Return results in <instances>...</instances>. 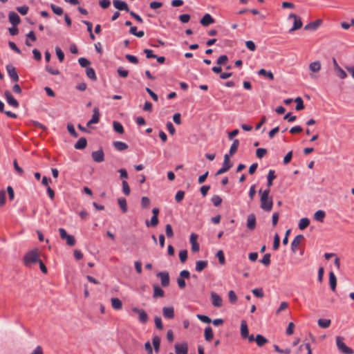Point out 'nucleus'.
I'll return each mask as SVG.
<instances>
[{
    "instance_id": "7",
    "label": "nucleus",
    "mask_w": 354,
    "mask_h": 354,
    "mask_svg": "<svg viewBox=\"0 0 354 354\" xmlns=\"http://www.w3.org/2000/svg\"><path fill=\"white\" fill-rule=\"evenodd\" d=\"M157 277L160 279L161 285L163 287H167L169 286V274L167 271L159 272L156 274Z\"/></svg>"
},
{
    "instance_id": "41",
    "label": "nucleus",
    "mask_w": 354,
    "mask_h": 354,
    "mask_svg": "<svg viewBox=\"0 0 354 354\" xmlns=\"http://www.w3.org/2000/svg\"><path fill=\"white\" fill-rule=\"evenodd\" d=\"M86 76L93 80V81H96L97 80V76H96V74H95V70L93 68H87L86 70Z\"/></svg>"
},
{
    "instance_id": "61",
    "label": "nucleus",
    "mask_w": 354,
    "mask_h": 354,
    "mask_svg": "<svg viewBox=\"0 0 354 354\" xmlns=\"http://www.w3.org/2000/svg\"><path fill=\"white\" fill-rule=\"evenodd\" d=\"M165 233L168 238H171L174 236V231L171 225L170 224H167L165 226Z\"/></svg>"
},
{
    "instance_id": "45",
    "label": "nucleus",
    "mask_w": 354,
    "mask_h": 354,
    "mask_svg": "<svg viewBox=\"0 0 354 354\" xmlns=\"http://www.w3.org/2000/svg\"><path fill=\"white\" fill-rule=\"evenodd\" d=\"M229 59L226 55H221L216 60V64L218 66L225 65L228 62Z\"/></svg>"
},
{
    "instance_id": "31",
    "label": "nucleus",
    "mask_w": 354,
    "mask_h": 354,
    "mask_svg": "<svg viewBox=\"0 0 354 354\" xmlns=\"http://www.w3.org/2000/svg\"><path fill=\"white\" fill-rule=\"evenodd\" d=\"M276 177L277 176L275 175L274 171L270 169L267 176V180H268V183H267L268 188L267 189H270V187L272 185V181H273V180H274L276 178Z\"/></svg>"
},
{
    "instance_id": "12",
    "label": "nucleus",
    "mask_w": 354,
    "mask_h": 354,
    "mask_svg": "<svg viewBox=\"0 0 354 354\" xmlns=\"http://www.w3.org/2000/svg\"><path fill=\"white\" fill-rule=\"evenodd\" d=\"M6 70L12 82H17L19 81V75L12 64L7 65Z\"/></svg>"
},
{
    "instance_id": "64",
    "label": "nucleus",
    "mask_w": 354,
    "mask_h": 354,
    "mask_svg": "<svg viewBox=\"0 0 354 354\" xmlns=\"http://www.w3.org/2000/svg\"><path fill=\"white\" fill-rule=\"evenodd\" d=\"M245 46L250 51H254L257 48L254 42L251 40H248V41H245Z\"/></svg>"
},
{
    "instance_id": "33",
    "label": "nucleus",
    "mask_w": 354,
    "mask_h": 354,
    "mask_svg": "<svg viewBox=\"0 0 354 354\" xmlns=\"http://www.w3.org/2000/svg\"><path fill=\"white\" fill-rule=\"evenodd\" d=\"M113 130L119 134H122L124 131V127L120 122L113 121Z\"/></svg>"
},
{
    "instance_id": "3",
    "label": "nucleus",
    "mask_w": 354,
    "mask_h": 354,
    "mask_svg": "<svg viewBox=\"0 0 354 354\" xmlns=\"http://www.w3.org/2000/svg\"><path fill=\"white\" fill-rule=\"evenodd\" d=\"M232 166H233V165L230 161V156H229V155L227 153L225 154L223 165H222L221 168H220L216 171V173L215 174V176H218V175L223 174L228 171L232 167Z\"/></svg>"
},
{
    "instance_id": "39",
    "label": "nucleus",
    "mask_w": 354,
    "mask_h": 354,
    "mask_svg": "<svg viewBox=\"0 0 354 354\" xmlns=\"http://www.w3.org/2000/svg\"><path fill=\"white\" fill-rule=\"evenodd\" d=\"M145 223L147 227H156L159 223L158 216H152L150 221L147 220Z\"/></svg>"
},
{
    "instance_id": "42",
    "label": "nucleus",
    "mask_w": 354,
    "mask_h": 354,
    "mask_svg": "<svg viewBox=\"0 0 354 354\" xmlns=\"http://www.w3.org/2000/svg\"><path fill=\"white\" fill-rule=\"evenodd\" d=\"M309 68L313 72H318L321 69V63L315 61L310 64Z\"/></svg>"
},
{
    "instance_id": "26",
    "label": "nucleus",
    "mask_w": 354,
    "mask_h": 354,
    "mask_svg": "<svg viewBox=\"0 0 354 354\" xmlns=\"http://www.w3.org/2000/svg\"><path fill=\"white\" fill-rule=\"evenodd\" d=\"M204 337L207 342H211L214 338V333L212 328L210 326H207L204 330Z\"/></svg>"
},
{
    "instance_id": "6",
    "label": "nucleus",
    "mask_w": 354,
    "mask_h": 354,
    "mask_svg": "<svg viewBox=\"0 0 354 354\" xmlns=\"http://www.w3.org/2000/svg\"><path fill=\"white\" fill-rule=\"evenodd\" d=\"M133 313L138 315V320L142 324H146L148 322L149 317L145 310L138 307H133L131 308Z\"/></svg>"
},
{
    "instance_id": "25",
    "label": "nucleus",
    "mask_w": 354,
    "mask_h": 354,
    "mask_svg": "<svg viewBox=\"0 0 354 354\" xmlns=\"http://www.w3.org/2000/svg\"><path fill=\"white\" fill-rule=\"evenodd\" d=\"M207 265H208V261H203V260L197 261L196 262L195 270L196 272H201L205 268H207Z\"/></svg>"
},
{
    "instance_id": "58",
    "label": "nucleus",
    "mask_w": 354,
    "mask_h": 354,
    "mask_svg": "<svg viewBox=\"0 0 354 354\" xmlns=\"http://www.w3.org/2000/svg\"><path fill=\"white\" fill-rule=\"evenodd\" d=\"M196 317L200 321H201L203 323L210 324L212 322V319L207 315L198 314Z\"/></svg>"
},
{
    "instance_id": "50",
    "label": "nucleus",
    "mask_w": 354,
    "mask_h": 354,
    "mask_svg": "<svg viewBox=\"0 0 354 354\" xmlns=\"http://www.w3.org/2000/svg\"><path fill=\"white\" fill-rule=\"evenodd\" d=\"M78 62L82 68H89L88 66L91 64V62L85 57L79 58Z\"/></svg>"
},
{
    "instance_id": "18",
    "label": "nucleus",
    "mask_w": 354,
    "mask_h": 354,
    "mask_svg": "<svg viewBox=\"0 0 354 354\" xmlns=\"http://www.w3.org/2000/svg\"><path fill=\"white\" fill-rule=\"evenodd\" d=\"M8 19L10 23L14 26H17L21 22L20 17L12 11L9 12Z\"/></svg>"
},
{
    "instance_id": "14",
    "label": "nucleus",
    "mask_w": 354,
    "mask_h": 354,
    "mask_svg": "<svg viewBox=\"0 0 354 354\" xmlns=\"http://www.w3.org/2000/svg\"><path fill=\"white\" fill-rule=\"evenodd\" d=\"M304 236L302 234H298L297 235L294 240L291 243V250L292 252L295 253L299 245L300 244L301 241L304 240Z\"/></svg>"
},
{
    "instance_id": "38",
    "label": "nucleus",
    "mask_w": 354,
    "mask_h": 354,
    "mask_svg": "<svg viewBox=\"0 0 354 354\" xmlns=\"http://www.w3.org/2000/svg\"><path fill=\"white\" fill-rule=\"evenodd\" d=\"M258 74L268 77L270 80H274V75L271 71H268L264 68H261L259 71Z\"/></svg>"
},
{
    "instance_id": "27",
    "label": "nucleus",
    "mask_w": 354,
    "mask_h": 354,
    "mask_svg": "<svg viewBox=\"0 0 354 354\" xmlns=\"http://www.w3.org/2000/svg\"><path fill=\"white\" fill-rule=\"evenodd\" d=\"M255 342L259 347H261L264 346L266 343H268V340L262 335L258 334L255 337Z\"/></svg>"
},
{
    "instance_id": "52",
    "label": "nucleus",
    "mask_w": 354,
    "mask_h": 354,
    "mask_svg": "<svg viewBox=\"0 0 354 354\" xmlns=\"http://www.w3.org/2000/svg\"><path fill=\"white\" fill-rule=\"evenodd\" d=\"M179 259L182 263H184L187 259V250H182L178 254Z\"/></svg>"
},
{
    "instance_id": "20",
    "label": "nucleus",
    "mask_w": 354,
    "mask_h": 354,
    "mask_svg": "<svg viewBox=\"0 0 354 354\" xmlns=\"http://www.w3.org/2000/svg\"><path fill=\"white\" fill-rule=\"evenodd\" d=\"M322 19H317L314 21L310 22L307 25L305 26L304 30H317L319 26L322 24Z\"/></svg>"
},
{
    "instance_id": "44",
    "label": "nucleus",
    "mask_w": 354,
    "mask_h": 354,
    "mask_svg": "<svg viewBox=\"0 0 354 354\" xmlns=\"http://www.w3.org/2000/svg\"><path fill=\"white\" fill-rule=\"evenodd\" d=\"M50 8L52 11L57 15L61 16L64 13V10L61 7H59L55 4H50Z\"/></svg>"
},
{
    "instance_id": "49",
    "label": "nucleus",
    "mask_w": 354,
    "mask_h": 354,
    "mask_svg": "<svg viewBox=\"0 0 354 354\" xmlns=\"http://www.w3.org/2000/svg\"><path fill=\"white\" fill-rule=\"evenodd\" d=\"M211 201L212 202L213 205L216 207H218L221 205L222 203V198L218 195H214L212 197Z\"/></svg>"
},
{
    "instance_id": "56",
    "label": "nucleus",
    "mask_w": 354,
    "mask_h": 354,
    "mask_svg": "<svg viewBox=\"0 0 354 354\" xmlns=\"http://www.w3.org/2000/svg\"><path fill=\"white\" fill-rule=\"evenodd\" d=\"M267 152L268 151L265 148H258L256 151V156L261 159L266 155Z\"/></svg>"
},
{
    "instance_id": "19",
    "label": "nucleus",
    "mask_w": 354,
    "mask_h": 354,
    "mask_svg": "<svg viewBox=\"0 0 354 354\" xmlns=\"http://www.w3.org/2000/svg\"><path fill=\"white\" fill-rule=\"evenodd\" d=\"M175 351L176 354H187L188 346L187 343L176 344Z\"/></svg>"
},
{
    "instance_id": "46",
    "label": "nucleus",
    "mask_w": 354,
    "mask_h": 354,
    "mask_svg": "<svg viewBox=\"0 0 354 354\" xmlns=\"http://www.w3.org/2000/svg\"><path fill=\"white\" fill-rule=\"evenodd\" d=\"M270 257L271 255L270 253L266 254L260 260V262L266 267L269 266L270 264Z\"/></svg>"
},
{
    "instance_id": "55",
    "label": "nucleus",
    "mask_w": 354,
    "mask_h": 354,
    "mask_svg": "<svg viewBox=\"0 0 354 354\" xmlns=\"http://www.w3.org/2000/svg\"><path fill=\"white\" fill-rule=\"evenodd\" d=\"M55 53H56V55H57V57L59 61L60 62H62L64 59V52L62 50V49L59 47L56 46L55 47Z\"/></svg>"
},
{
    "instance_id": "54",
    "label": "nucleus",
    "mask_w": 354,
    "mask_h": 354,
    "mask_svg": "<svg viewBox=\"0 0 354 354\" xmlns=\"http://www.w3.org/2000/svg\"><path fill=\"white\" fill-rule=\"evenodd\" d=\"M117 73H118V75L122 78H126L129 75V71L127 70L124 69V68H122V66L119 67L117 69Z\"/></svg>"
},
{
    "instance_id": "21",
    "label": "nucleus",
    "mask_w": 354,
    "mask_h": 354,
    "mask_svg": "<svg viewBox=\"0 0 354 354\" xmlns=\"http://www.w3.org/2000/svg\"><path fill=\"white\" fill-rule=\"evenodd\" d=\"M153 297L155 299L163 297L165 296V291L158 285L154 284L153 286Z\"/></svg>"
},
{
    "instance_id": "37",
    "label": "nucleus",
    "mask_w": 354,
    "mask_h": 354,
    "mask_svg": "<svg viewBox=\"0 0 354 354\" xmlns=\"http://www.w3.org/2000/svg\"><path fill=\"white\" fill-rule=\"evenodd\" d=\"M310 225V219L308 218H302L300 219L298 227L299 230H304Z\"/></svg>"
},
{
    "instance_id": "5",
    "label": "nucleus",
    "mask_w": 354,
    "mask_h": 354,
    "mask_svg": "<svg viewBox=\"0 0 354 354\" xmlns=\"http://www.w3.org/2000/svg\"><path fill=\"white\" fill-rule=\"evenodd\" d=\"M191 277L190 272L187 270H183L180 271L179 274V277L177 278V283L178 288L180 290H183L186 287V282L185 279H188Z\"/></svg>"
},
{
    "instance_id": "16",
    "label": "nucleus",
    "mask_w": 354,
    "mask_h": 354,
    "mask_svg": "<svg viewBox=\"0 0 354 354\" xmlns=\"http://www.w3.org/2000/svg\"><path fill=\"white\" fill-rule=\"evenodd\" d=\"M256 225H257L256 216L254 214L252 213L248 216L247 227L250 230H254L256 227Z\"/></svg>"
},
{
    "instance_id": "29",
    "label": "nucleus",
    "mask_w": 354,
    "mask_h": 354,
    "mask_svg": "<svg viewBox=\"0 0 354 354\" xmlns=\"http://www.w3.org/2000/svg\"><path fill=\"white\" fill-rule=\"evenodd\" d=\"M113 145L114 147L115 148V149H117L118 151H124V150L127 149L129 147L128 145L125 142H123L121 141H115V142H113Z\"/></svg>"
},
{
    "instance_id": "1",
    "label": "nucleus",
    "mask_w": 354,
    "mask_h": 354,
    "mask_svg": "<svg viewBox=\"0 0 354 354\" xmlns=\"http://www.w3.org/2000/svg\"><path fill=\"white\" fill-rule=\"evenodd\" d=\"M270 192V189H266L263 192L261 189L259 191V194L261 195L260 202H261V208L267 212H269L272 210L273 207V200L272 197H270L269 194Z\"/></svg>"
},
{
    "instance_id": "13",
    "label": "nucleus",
    "mask_w": 354,
    "mask_h": 354,
    "mask_svg": "<svg viewBox=\"0 0 354 354\" xmlns=\"http://www.w3.org/2000/svg\"><path fill=\"white\" fill-rule=\"evenodd\" d=\"M5 97L6 98L7 102L9 105L18 108L19 106V104L17 100L12 96L9 91H6L4 93Z\"/></svg>"
},
{
    "instance_id": "4",
    "label": "nucleus",
    "mask_w": 354,
    "mask_h": 354,
    "mask_svg": "<svg viewBox=\"0 0 354 354\" xmlns=\"http://www.w3.org/2000/svg\"><path fill=\"white\" fill-rule=\"evenodd\" d=\"M344 338L340 336L336 337V344L338 350L344 354H353L352 348L348 347L343 342Z\"/></svg>"
},
{
    "instance_id": "43",
    "label": "nucleus",
    "mask_w": 354,
    "mask_h": 354,
    "mask_svg": "<svg viewBox=\"0 0 354 354\" xmlns=\"http://www.w3.org/2000/svg\"><path fill=\"white\" fill-rule=\"evenodd\" d=\"M295 102H296L295 109L297 111H301L304 109V101L300 97H297L295 98Z\"/></svg>"
},
{
    "instance_id": "32",
    "label": "nucleus",
    "mask_w": 354,
    "mask_h": 354,
    "mask_svg": "<svg viewBox=\"0 0 354 354\" xmlns=\"http://www.w3.org/2000/svg\"><path fill=\"white\" fill-rule=\"evenodd\" d=\"M111 306L115 310H120L122 308V302L120 299L114 297L111 299Z\"/></svg>"
},
{
    "instance_id": "9",
    "label": "nucleus",
    "mask_w": 354,
    "mask_h": 354,
    "mask_svg": "<svg viewBox=\"0 0 354 354\" xmlns=\"http://www.w3.org/2000/svg\"><path fill=\"white\" fill-rule=\"evenodd\" d=\"M211 301L214 307L220 308L223 306V299L215 292H211Z\"/></svg>"
},
{
    "instance_id": "35",
    "label": "nucleus",
    "mask_w": 354,
    "mask_h": 354,
    "mask_svg": "<svg viewBox=\"0 0 354 354\" xmlns=\"http://www.w3.org/2000/svg\"><path fill=\"white\" fill-rule=\"evenodd\" d=\"M318 326L322 328H327L330 326L331 321L328 319H319L317 321Z\"/></svg>"
},
{
    "instance_id": "48",
    "label": "nucleus",
    "mask_w": 354,
    "mask_h": 354,
    "mask_svg": "<svg viewBox=\"0 0 354 354\" xmlns=\"http://www.w3.org/2000/svg\"><path fill=\"white\" fill-rule=\"evenodd\" d=\"M67 130L68 131V133L74 138H77L78 137V133L76 132L75 129V127L73 126V124L71 123H68L67 124Z\"/></svg>"
},
{
    "instance_id": "63",
    "label": "nucleus",
    "mask_w": 354,
    "mask_h": 354,
    "mask_svg": "<svg viewBox=\"0 0 354 354\" xmlns=\"http://www.w3.org/2000/svg\"><path fill=\"white\" fill-rule=\"evenodd\" d=\"M154 322H155L156 327L158 329L162 330L163 324H162V319L160 317H158V316L155 317Z\"/></svg>"
},
{
    "instance_id": "53",
    "label": "nucleus",
    "mask_w": 354,
    "mask_h": 354,
    "mask_svg": "<svg viewBox=\"0 0 354 354\" xmlns=\"http://www.w3.org/2000/svg\"><path fill=\"white\" fill-rule=\"evenodd\" d=\"M216 257L218 258V262L221 265H224L225 263V255H224L223 250H218L216 254Z\"/></svg>"
},
{
    "instance_id": "23",
    "label": "nucleus",
    "mask_w": 354,
    "mask_h": 354,
    "mask_svg": "<svg viewBox=\"0 0 354 354\" xmlns=\"http://www.w3.org/2000/svg\"><path fill=\"white\" fill-rule=\"evenodd\" d=\"M329 285L333 292H335L337 287V278L333 271L329 272Z\"/></svg>"
},
{
    "instance_id": "28",
    "label": "nucleus",
    "mask_w": 354,
    "mask_h": 354,
    "mask_svg": "<svg viewBox=\"0 0 354 354\" xmlns=\"http://www.w3.org/2000/svg\"><path fill=\"white\" fill-rule=\"evenodd\" d=\"M93 115L91 118V122H94L95 124H97L100 122V113L98 107H94L93 110Z\"/></svg>"
},
{
    "instance_id": "51",
    "label": "nucleus",
    "mask_w": 354,
    "mask_h": 354,
    "mask_svg": "<svg viewBox=\"0 0 354 354\" xmlns=\"http://www.w3.org/2000/svg\"><path fill=\"white\" fill-rule=\"evenodd\" d=\"M122 184V192H123L124 194L126 196H129L131 193V189H130V187H129L128 183L126 180H123Z\"/></svg>"
},
{
    "instance_id": "24",
    "label": "nucleus",
    "mask_w": 354,
    "mask_h": 354,
    "mask_svg": "<svg viewBox=\"0 0 354 354\" xmlns=\"http://www.w3.org/2000/svg\"><path fill=\"white\" fill-rule=\"evenodd\" d=\"M87 146V140L84 137L80 138L75 144L74 147L76 149L82 150Z\"/></svg>"
},
{
    "instance_id": "17",
    "label": "nucleus",
    "mask_w": 354,
    "mask_h": 354,
    "mask_svg": "<svg viewBox=\"0 0 354 354\" xmlns=\"http://www.w3.org/2000/svg\"><path fill=\"white\" fill-rule=\"evenodd\" d=\"M162 315L165 319H171L175 316L174 308L172 306L163 307Z\"/></svg>"
},
{
    "instance_id": "11",
    "label": "nucleus",
    "mask_w": 354,
    "mask_h": 354,
    "mask_svg": "<svg viewBox=\"0 0 354 354\" xmlns=\"http://www.w3.org/2000/svg\"><path fill=\"white\" fill-rule=\"evenodd\" d=\"M91 157L93 161L96 162H102L104 160V153L103 149L100 148L97 151L91 153Z\"/></svg>"
},
{
    "instance_id": "22",
    "label": "nucleus",
    "mask_w": 354,
    "mask_h": 354,
    "mask_svg": "<svg viewBox=\"0 0 354 354\" xmlns=\"http://www.w3.org/2000/svg\"><path fill=\"white\" fill-rule=\"evenodd\" d=\"M249 335V330L245 320H242L241 322V335L242 338L246 339Z\"/></svg>"
},
{
    "instance_id": "15",
    "label": "nucleus",
    "mask_w": 354,
    "mask_h": 354,
    "mask_svg": "<svg viewBox=\"0 0 354 354\" xmlns=\"http://www.w3.org/2000/svg\"><path fill=\"white\" fill-rule=\"evenodd\" d=\"M214 22V19L209 13L205 14L200 20L201 24L203 26H208L209 25L212 24Z\"/></svg>"
},
{
    "instance_id": "30",
    "label": "nucleus",
    "mask_w": 354,
    "mask_h": 354,
    "mask_svg": "<svg viewBox=\"0 0 354 354\" xmlns=\"http://www.w3.org/2000/svg\"><path fill=\"white\" fill-rule=\"evenodd\" d=\"M239 146V140L238 139L234 140L229 151V156H232L237 151Z\"/></svg>"
},
{
    "instance_id": "40",
    "label": "nucleus",
    "mask_w": 354,
    "mask_h": 354,
    "mask_svg": "<svg viewBox=\"0 0 354 354\" xmlns=\"http://www.w3.org/2000/svg\"><path fill=\"white\" fill-rule=\"evenodd\" d=\"M152 344L153 346L154 351L158 353L160 349V338L158 335L153 336L152 339Z\"/></svg>"
},
{
    "instance_id": "10",
    "label": "nucleus",
    "mask_w": 354,
    "mask_h": 354,
    "mask_svg": "<svg viewBox=\"0 0 354 354\" xmlns=\"http://www.w3.org/2000/svg\"><path fill=\"white\" fill-rule=\"evenodd\" d=\"M113 5L118 10H120V11L124 10L127 12H130L128 4L124 1L113 0Z\"/></svg>"
},
{
    "instance_id": "57",
    "label": "nucleus",
    "mask_w": 354,
    "mask_h": 354,
    "mask_svg": "<svg viewBox=\"0 0 354 354\" xmlns=\"http://www.w3.org/2000/svg\"><path fill=\"white\" fill-rule=\"evenodd\" d=\"M125 58L130 63L133 64H137L139 62V60H138V57L136 56H135V55L127 54V55H125Z\"/></svg>"
},
{
    "instance_id": "8",
    "label": "nucleus",
    "mask_w": 354,
    "mask_h": 354,
    "mask_svg": "<svg viewBox=\"0 0 354 354\" xmlns=\"http://www.w3.org/2000/svg\"><path fill=\"white\" fill-rule=\"evenodd\" d=\"M289 17L294 19L293 26L289 30L290 32H291L292 31H295V30H297L298 29H300L302 27L303 23H302L301 19V18L299 17H298L295 14L292 13V14L290 15Z\"/></svg>"
},
{
    "instance_id": "2",
    "label": "nucleus",
    "mask_w": 354,
    "mask_h": 354,
    "mask_svg": "<svg viewBox=\"0 0 354 354\" xmlns=\"http://www.w3.org/2000/svg\"><path fill=\"white\" fill-rule=\"evenodd\" d=\"M39 260V252L37 248L28 251L23 258L24 264L26 267H31L32 264L38 263Z\"/></svg>"
},
{
    "instance_id": "34",
    "label": "nucleus",
    "mask_w": 354,
    "mask_h": 354,
    "mask_svg": "<svg viewBox=\"0 0 354 354\" xmlns=\"http://www.w3.org/2000/svg\"><path fill=\"white\" fill-rule=\"evenodd\" d=\"M326 216V213L323 210H317L315 214H314V219L317 221H319V222H323L324 221V218H325Z\"/></svg>"
},
{
    "instance_id": "36",
    "label": "nucleus",
    "mask_w": 354,
    "mask_h": 354,
    "mask_svg": "<svg viewBox=\"0 0 354 354\" xmlns=\"http://www.w3.org/2000/svg\"><path fill=\"white\" fill-rule=\"evenodd\" d=\"M118 203L122 212V213H126L127 212V201L124 198H119L118 199Z\"/></svg>"
},
{
    "instance_id": "47",
    "label": "nucleus",
    "mask_w": 354,
    "mask_h": 354,
    "mask_svg": "<svg viewBox=\"0 0 354 354\" xmlns=\"http://www.w3.org/2000/svg\"><path fill=\"white\" fill-rule=\"evenodd\" d=\"M280 246V237L277 233H276L274 236L273 241V246L272 248L274 250H277Z\"/></svg>"
},
{
    "instance_id": "60",
    "label": "nucleus",
    "mask_w": 354,
    "mask_h": 354,
    "mask_svg": "<svg viewBox=\"0 0 354 354\" xmlns=\"http://www.w3.org/2000/svg\"><path fill=\"white\" fill-rule=\"evenodd\" d=\"M229 301L231 304H234L237 301V296L234 291L230 290L228 292Z\"/></svg>"
},
{
    "instance_id": "59",
    "label": "nucleus",
    "mask_w": 354,
    "mask_h": 354,
    "mask_svg": "<svg viewBox=\"0 0 354 354\" xmlns=\"http://www.w3.org/2000/svg\"><path fill=\"white\" fill-rule=\"evenodd\" d=\"M185 196V192L183 190H178L175 196V200L177 203H180Z\"/></svg>"
},
{
    "instance_id": "62",
    "label": "nucleus",
    "mask_w": 354,
    "mask_h": 354,
    "mask_svg": "<svg viewBox=\"0 0 354 354\" xmlns=\"http://www.w3.org/2000/svg\"><path fill=\"white\" fill-rule=\"evenodd\" d=\"M253 295L257 298H262L264 296L262 288H255L252 290Z\"/></svg>"
}]
</instances>
